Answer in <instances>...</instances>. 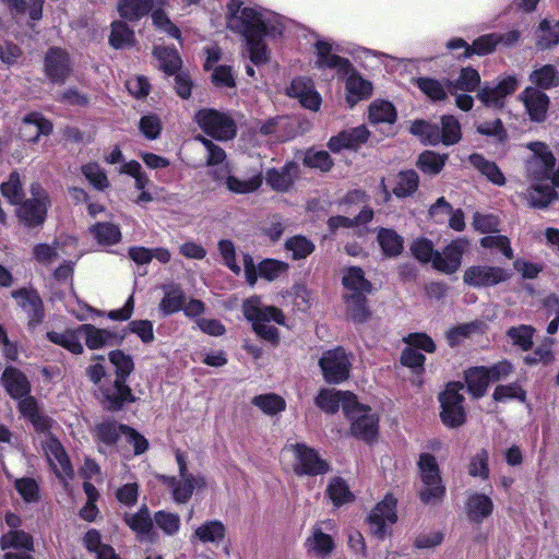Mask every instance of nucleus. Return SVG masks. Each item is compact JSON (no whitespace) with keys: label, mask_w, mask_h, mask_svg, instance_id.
Listing matches in <instances>:
<instances>
[{"label":"nucleus","mask_w":559,"mask_h":559,"mask_svg":"<svg viewBox=\"0 0 559 559\" xmlns=\"http://www.w3.org/2000/svg\"><path fill=\"white\" fill-rule=\"evenodd\" d=\"M164 297L159 302V310L164 316L180 311L185 304V293L178 284L163 285Z\"/></svg>","instance_id":"nucleus-40"},{"label":"nucleus","mask_w":559,"mask_h":559,"mask_svg":"<svg viewBox=\"0 0 559 559\" xmlns=\"http://www.w3.org/2000/svg\"><path fill=\"white\" fill-rule=\"evenodd\" d=\"M425 360H426V357L412 347H406L402 352L401 362H402V365H404L413 370V372L415 373V378L412 381L416 385H419L421 383V380L419 379V377L424 371Z\"/></svg>","instance_id":"nucleus-57"},{"label":"nucleus","mask_w":559,"mask_h":559,"mask_svg":"<svg viewBox=\"0 0 559 559\" xmlns=\"http://www.w3.org/2000/svg\"><path fill=\"white\" fill-rule=\"evenodd\" d=\"M286 94L298 99L300 105L311 111H318L322 104V97L316 90L313 82L307 78L294 79L286 88Z\"/></svg>","instance_id":"nucleus-23"},{"label":"nucleus","mask_w":559,"mask_h":559,"mask_svg":"<svg viewBox=\"0 0 559 559\" xmlns=\"http://www.w3.org/2000/svg\"><path fill=\"white\" fill-rule=\"evenodd\" d=\"M496 45V37H477L472 46L467 45L462 37H459L447 44L448 48L451 50H462L461 52L456 53L459 58L469 57L473 53L479 56L487 55L495 49Z\"/></svg>","instance_id":"nucleus-34"},{"label":"nucleus","mask_w":559,"mask_h":559,"mask_svg":"<svg viewBox=\"0 0 559 559\" xmlns=\"http://www.w3.org/2000/svg\"><path fill=\"white\" fill-rule=\"evenodd\" d=\"M103 403L108 409H118L126 402H132L131 390L126 385V380L116 379L114 383L100 388Z\"/></svg>","instance_id":"nucleus-32"},{"label":"nucleus","mask_w":559,"mask_h":559,"mask_svg":"<svg viewBox=\"0 0 559 559\" xmlns=\"http://www.w3.org/2000/svg\"><path fill=\"white\" fill-rule=\"evenodd\" d=\"M243 271L247 283L252 287L258 281V275L269 282L278 278L288 270V264L274 259H265L255 267L250 254H243Z\"/></svg>","instance_id":"nucleus-16"},{"label":"nucleus","mask_w":559,"mask_h":559,"mask_svg":"<svg viewBox=\"0 0 559 559\" xmlns=\"http://www.w3.org/2000/svg\"><path fill=\"white\" fill-rule=\"evenodd\" d=\"M52 124L38 112H31L23 118L21 135L24 140L35 142L40 135H48Z\"/></svg>","instance_id":"nucleus-36"},{"label":"nucleus","mask_w":559,"mask_h":559,"mask_svg":"<svg viewBox=\"0 0 559 559\" xmlns=\"http://www.w3.org/2000/svg\"><path fill=\"white\" fill-rule=\"evenodd\" d=\"M335 48L326 40H318L316 44V66L319 69H334L340 74H347L350 63L347 59L340 57Z\"/></svg>","instance_id":"nucleus-27"},{"label":"nucleus","mask_w":559,"mask_h":559,"mask_svg":"<svg viewBox=\"0 0 559 559\" xmlns=\"http://www.w3.org/2000/svg\"><path fill=\"white\" fill-rule=\"evenodd\" d=\"M444 534L440 530H426L414 538V547L419 550L433 549L442 544Z\"/></svg>","instance_id":"nucleus-62"},{"label":"nucleus","mask_w":559,"mask_h":559,"mask_svg":"<svg viewBox=\"0 0 559 559\" xmlns=\"http://www.w3.org/2000/svg\"><path fill=\"white\" fill-rule=\"evenodd\" d=\"M227 27L239 35H283L297 32V25L272 11L243 7L240 0L227 3Z\"/></svg>","instance_id":"nucleus-1"},{"label":"nucleus","mask_w":559,"mask_h":559,"mask_svg":"<svg viewBox=\"0 0 559 559\" xmlns=\"http://www.w3.org/2000/svg\"><path fill=\"white\" fill-rule=\"evenodd\" d=\"M46 76L56 84H63L72 71L69 53L61 48H50L44 61Z\"/></svg>","instance_id":"nucleus-21"},{"label":"nucleus","mask_w":559,"mask_h":559,"mask_svg":"<svg viewBox=\"0 0 559 559\" xmlns=\"http://www.w3.org/2000/svg\"><path fill=\"white\" fill-rule=\"evenodd\" d=\"M226 535L225 525L217 520L206 521L198 526L192 538L198 539L202 544L218 545Z\"/></svg>","instance_id":"nucleus-41"},{"label":"nucleus","mask_w":559,"mask_h":559,"mask_svg":"<svg viewBox=\"0 0 559 559\" xmlns=\"http://www.w3.org/2000/svg\"><path fill=\"white\" fill-rule=\"evenodd\" d=\"M81 173L87 182L97 191H105L110 187L106 170L96 162H88L82 165Z\"/></svg>","instance_id":"nucleus-48"},{"label":"nucleus","mask_w":559,"mask_h":559,"mask_svg":"<svg viewBox=\"0 0 559 559\" xmlns=\"http://www.w3.org/2000/svg\"><path fill=\"white\" fill-rule=\"evenodd\" d=\"M243 314L252 323L253 331L262 338L276 344L278 331L272 324H285L283 312L273 306H264L258 296L250 297L243 302Z\"/></svg>","instance_id":"nucleus-3"},{"label":"nucleus","mask_w":559,"mask_h":559,"mask_svg":"<svg viewBox=\"0 0 559 559\" xmlns=\"http://www.w3.org/2000/svg\"><path fill=\"white\" fill-rule=\"evenodd\" d=\"M75 250V239L67 238L64 241L57 240L53 245L38 243L34 247L33 253L38 263L50 265L62 255H72Z\"/></svg>","instance_id":"nucleus-26"},{"label":"nucleus","mask_w":559,"mask_h":559,"mask_svg":"<svg viewBox=\"0 0 559 559\" xmlns=\"http://www.w3.org/2000/svg\"><path fill=\"white\" fill-rule=\"evenodd\" d=\"M29 421L35 430L43 435L41 444L51 469L60 481L67 486L73 477V468L63 447L50 432L52 420L39 412Z\"/></svg>","instance_id":"nucleus-2"},{"label":"nucleus","mask_w":559,"mask_h":559,"mask_svg":"<svg viewBox=\"0 0 559 559\" xmlns=\"http://www.w3.org/2000/svg\"><path fill=\"white\" fill-rule=\"evenodd\" d=\"M347 316L354 322L362 323L369 317V311L366 307V297L360 294H352L346 297Z\"/></svg>","instance_id":"nucleus-55"},{"label":"nucleus","mask_w":559,"mask_h":559,"mask_svg":"<svg viewBox=\"0 0 559 559\" xmlns=\"http://www.w3.org/2000/svg\"><path fill=\"white\" fill-rule=\"evenodd\" d=\"M284 451L293 454L295 459L294 471L297 475L317 476L329 471L328 463L305 443H288Z\"/></svg>","instance_id":"nucleus-9"},{"label":"nucleus","mask_w":559,"mask_h":559,"mask_svg":"<svg viewBox=\"0 0 559 559\" xmlns=\"http://www.w3.org/2000/svg\"><path fill=\"white\" fill-rule=\"evenodd\" d=\"M154 56L160 69L168 74L176 72L181 66V59L175 48L156 46L154 48Z\"/></svg>","instance_id":"nucleus-54"},{"label":"nucleus","mask_w":559,"mask_h":559,"mask_svg":"<svg viewBox=\"0 0 559 559\" xmlns=\"http://www.w3.org/2000/svg\"><path fill=\"white\" fill-rule=\"evenodd\" d=\"M252 404L266 415H276L286 406L285 400L274 393L258 395L252 400Z\"/></svg>","instance_id":"nucleus-58"},{"label":"nucleus","mask_w":559,"mask_h":559,"mask_svg":"<svg viewBox=\"0 0 559 559\" xmlns=\"http://www.w3.org/2000/svg\"><path fill=\"white\" fill-rule=\"evenodd\" d=\"M243 56L248 57L255 66L267 62L270 52L263 37H245Z\"/></svg>","instance_id":"nucleus-49"},{"label":"nucleus","mask_w":559,"mask_h":559,"mask_svg":"<svg viewBox=\"0 0 559 559\" xmlns=\"http://www.w3.org/2000/svg\"><path fill=\"white\" fill-rule=\"evenodd\" d=\"M96 437L106 445L114 444L118 437L121 435L126 441L133 447L135 455L144 453L148 448V441L134 429L126 426L118 425L115 421H104L95 428Z\"/></svg>","instance_id":"nucleus-8"},{"label":"nucleus","mask_w":559,"mask_h":559,"mask_svg":"<svg viewBox=\"0 0 559 559\" xmlns=\"http://www.w3.org/2000/svg\"><path fill=\"white\" fill-rule=\"evenodd\" d=\"M356 396L348 391H337L334 389H322L316 397V405L323 412L334 414L340 406L345 416H350L353 406L356 405Z\"/></svg>","instance_id":"nucleus-20"},{"label":"nucleus","mask_w":559,"mask_h":559,"mask_svg":"<svg viewBox=\"0 0 559 559\" xmlns=\"http://www.w3.org/2000/svg\"><path fill=\"white\" fill-rule=\"evenodd\" d=\"M480 84V75L477 70L466 67L460 71L456 80H449L447 88L455 97V105L464 111L473 108L474 99L467 93L474 92Z\"/></svg>","instance_id":"nucleus-11"},{"label":"nucleus","mask_w":559,"mask_h":559,"mask_svg":"<svg viewBox=\"0 0 559 559\" xmlns=\"http://www.w3.org/2000/svg\"><path fill=\"white\" fill-rule=\"evenodd\" d=\"M465 381L468 388L469 393L474 397L483 396L490 381V373L487 371L485 367H476L472 368L465 373Z\"/></svg>","instance_id":"nucleus-43"},{"label":"nucleus","mask_w":559,"mask_h":559,"mask_svg":"<svg viewBox=\"0 0 559 559\" xmlns=\"http://www.w3.org/2000/svg\"><path fill=\"white\" fill-rule=\"evenodd\" d=\"M32 198L22 203L16 213L21 222L27 226H37L44 223L49 199L47 192L38 185L32 186Z\"/></svg>","instance_id":"nucleus-13"},{"label":"nucleus","mask_w":559,"mask_h":559,"mask_svg":"<svg viewBox=\"0 0 559 559\" xmlns=\"http://www.w3.org/2000/svg\"><path fill=\"white\" fill-rule=\"evenodd\" d=\"M467 247L468 241L465 238L453 240L442 252L437 251L433 259V267L444 274L455 273L462 264V257Z\"/></svg>","instance_id":"nucleus-22"},{"label":"nucleus","mask_w":559,"mask_h":559,"mask_svg":"<svg viewBox=\"0 0 559 559\" xmlns=\"http://www.w3.org/2000/svg\"><path fill=\"white\" fill-rule=\"evenodd\" d=\"M195 121L206 134L217 140H229L236 135L234 120L217 110L201 109L195 114Z\"/></svg>","instance_id":"nucleus-12"},{"label":"nucleus","mask_w":559,"mask_h":559,"mask_svg":"<svg viewBox=\"0 0 559 559\" xmlns=\"http://www.w3.org/2000/svg\"><path fill=\"white\" fill-rule=\"evenodd\" d=\"M217 180H224L227 189L233 193L247 194L257 191L262 185V176L260 173L253 174L246 178L233 175H216Z\"/></svg>","instance_id":"nucleus-38"},{"label":"nucleus","mask_w":559,"mask_h":559,"mask_svg":"<svg viewBox=\"0 0 559 559\" xmlns=\"http://www.w3.org/2000/svg\"><path fill=\"white\" fill-rule=\"evenodd\" d=\"M2 382L7 392L13 399H21L29 391L26 378L14 368H7L2 376Z\"/></svg>","instance_id":"nucleus-42"},{"label":"nucleus","mask_w":559,"mask_h":559,"mask_svg":"<svg viewBox=\"0 0 559 559\" xmlns=\"http://www.w3.org/2000/svg\"><path fill=\"white\" fill-rule=\"evenodd\" d=\"M176 462L179 477L170 478L169 486L173 489L174 500L178 503H186L191 498L194 490L203 489L206 483L202 475H194L188 471V460L185 453L176 451Z\"/></svg>","instance_id":"nucleus-6"},{"label":"nucleus","mask_w":559,"mask_h":559,"mask_svg":"<svg viewBox=\"0 0 559 559\" xmlns=\"http://www.w3.org/2000/svg\"><path fill=\"white\" fill-rule=\"evenodd\" d=\"M346 75V103L352 108L360 100L370 96L372 92V85L369 81L362 79L352 68Z\"/></svg>","instance_id":"nucleus-35"},{"label":"nucleus","mask_w":559,"mask_h":559,"mask_svg":"<svg viewBox=\"0 0 559 559\" xmlns=\"http://www.w3.org/2000/svg\"><path fill=\"white\" fill-rule=\"evenodd\" d=\"M82 338L90 349H100L106 346H112L117 336L109 330L98 329L92 324H81Z\"/></svg>","instance_id":"nucleus-39"},{"label":"nucleus","mask_w":559,"mask_h":559,"mask_svg":"<svg viewBox=\"0 0 559 559\" xmlns=\"http://www.w3.org/2000/svg\"><path fill=\"white\" fill-rule=\"evenodd\" d=\"M326 493L336 507L347 503L353 499V493L350 492L347 484L340 477L331 479Z\"/></svg>","instance_id":"nucleus-59"},{"label":"nucleus","mask_w":559,"mask_h":559,"mask_svg":"<svg viewBox=\"0 0 559 559\" xmlns=\"http://www.w3.org/2000/svg\"><path fill=\"white\" fill-rule=\"evenodd\" d=\"M417 464L423 483L419 492L420 500L426 504H436L442 499L445 492L437 460L433 455L424 453L420 454Z\"/></svg>","instance_id":"nucleus-5"},{"label":"nucleus","mask_w":559,"mask_h":559,"mask_svg":"<svg viewBox=\"0 0 559 559\" xmlns=\"http://www.w3.org/2000/svg\"><path fill=\"white\" fill-rule=\"evenodd\" d=\"M378 242L388 257L399 255L403 250V238L393 229L381 228L378 233Z\"/></svg>","instance_id":"nucleus-52"},{"label":"nucleus","mask_w":559,"mask_h":559,"mask_svg":"<svg viewBox=\"0 0 559 559\" xmlns=\"http://www.w3.org/2000/svg\"><path fill=\"white\" fill-rule=\"evenodd\" d=\"M411 132L420 138V140L430 145H437L442 142L445 145H452L461 139V126L454 116H443L441 119V129L437 124H431L424 120L414 121L411 126Z\"/></svg>","instance_id":"nucleus-4"},{"label":"nucleus","mask_w":559,"mask_h":559,"mask_svg":"<svg viewBox=\"0 0 559 559\" xmlns=\"http://www.w3.org/2000/svg\"><path fill=\"white\" fill-rule=\"evenodd\" d=\"M555 197L554 185L549 181H535L527 190L526 199L533 207H546Z\"/></svg>","instance_id":"nucleus-46"},{"label":"nucleus","mask_w":559,"mask_h":559,"mask_svg":"<svg viewBox=\"0 0 559 559\" xmlns=\"http://www.w3.org/2000/svg\"><path fill=\"white\" fill-rule=\"evenodd\" d=\"M520 99L523 102L525 109L533 121L539 122L546 118L549 98L545 93L534 87H526L521 93Z\"/></svg>","instance_id":"nucleus-29"},{"label":"nucleus","mask_w":559,"mask_h":559,"mask_svg":"<svg viewBox=\"0 0 559 559\" xmlns=\"http://www.w3.org/2000/svg\"><path fill=\"white\" fill-rule=\"evenodd\" d=\"M1 548L7 551L4 559H32L33 538L23 531H10L1 537Z\"/></svg>","instance_id":"nucleus-24"},{"label":"nucleus","mask_w":559,"mask_h":559,"mask_svg":"<svg viewBox=\"0 0 559 559\" xmlns=\"http://www.w3.org/2000/svg\"><path fill=\"white\" fill-rule=\"evenodd\" d=\"M298 176V165L296 163H286L282 168H272L265 173L266 183L277 192L288 191Z\"/></svg>","instance_id":"nucleus-30"},{"label":"nucleus","mask_w":559,"mask_h":559,"mask_svg":"<svg viewBox=\"0 0 559 559\" xmlns=\"http://www.w3.org/2000/svg\"><path fill=\"white\" fill-rule=\"evenodd\" d=\"M126 522L141 539L150 535L153 526L148 509L145 506H143L136 513L126 514Z\"/></svg>","instance_id":"nucleus-51"},{"label":"nucleus","mask_w":559,"mask_h":559,"mask_svg":"<svg viewBox=\"0 0 559 559\" xmlns=\"http://www.w3.org/2000/svg\"><path fill=\"white\" fill-rule=\"evenodd\" d=\"M447 155H440L431 151L420 154L417 165L424 171L436 175L441 171L444 166Z\"/></svg>","instance_id":"nucleus-63"},{"label":"nucleus","mask_w":559,"mask_h":559,"mask_svg":"<svg viewBox=\"0 0 559 559\" xmlns=\"http://www.w3.org/2000/svg\"><path fill=\"white\" fill-rule=\"evenodd\" d=\"M324 380L329 383H341L349 376L350 361L343 348L325 352L319 360Z\"/></svg>","instance_id":"nucleus-15"},{"label":"nucleus","mask_w":559,"mask_h":559,"mask_svg":"<svg viewBox=\"0 0 559 559\" xmlns=\"http://www.w3.org/2000/svg\"><path fill=\"white\" fill-rule=\"evenodd\" d=\"M418 176L414 170L401 171L397 175L393 193L397 198H406L413 194L418 188Z\"/></svg>","instance_id":"nucleus-56"},{"label":"nucleus","mask_w":559,"mask_h":559,"mask_svg":"<svg viewBox=\"0 0 559 559\" xmlns=\"http://www.w3.org/2000/svg\"><path fill=\"white\" fill-rule=\"evenodd\" d=\"M12 297L28 316V324L37 325L44 318L43 302L37 293L27 289L12 292Z\"/></svg>","instance_id":"nucleus-31"},{"label":"nucleus","mask_w":559,"mask_h":559,"mask_svg":"<svg viewBox=\"0 0 559 559\" xmlns=\"http://www.w3.org/2000/svg\"><path fill=\"white\" fill-rule=\"evenodd\" d=\"M510 277L511 272L501 266L472 265L465 270L463 282L468 286L483 288L507 282Z\"/></svg>","instance_id":"nucleus-14"},{"label":"nucleus","mask_w":559,"mask_h":559,"mask_svg":"<svg viewBox=\"0 0 559 559\" xmlns=\"http://www.w3.org/2000/svg\"><path fill=\"white\" fill-rule=\"evenodd\" d=\"M515 76L509 75L498 83H486L478 92L477 98L487 107L502 108L504 99L518 88Z\"/></svg>","instance_id":"nucleus-19"},{"label":"nucleus","mask_w":559,"mask_h":559,"mask_svg":"<svg viewBox=\"0 0 559 559\" xmlns=\"http://www.w3.org/2000/svg\"><path fill=\"white\" fill-rule=\"evenodd\" d=\"M464 386L460 382H451L440 394L441 419L447 427H460L465 421V408L463 405L464 396L462 394Z\"/></svg>","instance_id":"nucleus-7"},{"label":"nucleus","mask_w":559,"mask_h":559,"mask_svg":"<svg viewBox=\"0 0 559 559\" xmlns=\"http://www.w3.org/2000/svg\"><path fill=\"white\" fill-rule=\"evenodd\" d=\"M527 147L534 153L527 166L533 180L552 183L556 159L548 146L540 142H533Z\"/></svg>","instance_id":"nucleus-17"},{"label":"nucleus","mask_w":559,"mask_h":559,"mask_svg":"<svg viewBox=\"0 0 559 559\" xmlns=\"http://www.w3.org/2000/svg\"><path fill=\"white\" fill-rule=\"evenodd\" d=\"M530 79L542 88H550L559 84L558 73L552 66H544L535 70Z\"/></svg>","instance_id":"nucleus-64"},{"label":"nucleus","mask_w":559,"mask_h":559,"mask_svg":"<svg viewBox=\"0 0 559 559\" xmlns=\"http://www.w3.org/2000/svg\"><path fill=\"white\" fill-rule=\"evenodd\" d=\"M369 131L365 126H359L350 130L341 132L338 135L330 139L328 146L334 152H341L344 148H356L368 140Z\"/></svg>","instance_id":"nucleus-33"},{"label":"nucleus","mask_w":559,"mask_h":559,"mask_svg":"<svg viewBox=\"0 0 559 559\" xmlns=\"http://www.w3.org/2000/svg\"><path fill=\"white\" fill-rule=\"evenodd\" d=\"M153 7V0H119L118 12L129 21H138L148 13Z\"/></svg>","instance_id":"nucleus-47"},{"label":"nucleus","mask_w":559,"mask_h":559,"mask_svg":"<svg viewBox=\"0 0 559 559\" xmlns=\"http://www.w3.org/2000/svg\"><path fill=\"white\" fill-rule=\"evenodd\" d=\"M84 545L96 554V559H119L114 549L102 543L100 534L96 530H90L84 536Z\"/></svg>","instance_id":"nucleus-53"},{"label":"nucleus","mask_w":559,"mask_h":559,"mask_svg":"<svg viewBox=\"0 0 559 559\" xmlns=\"http://www.w3.org/2000/svg\"><path fill=\"white\" fill-rule=\"evenodd\" d=\"M369 120L373 124H392L396 120V110L390 102L374 100L369 106Z\"/></svg>","instance_id":"nucleus-50"},{"label":"nucleus","mask_w":559,"mask_h":559,"mask_svg":"<svg viewBox=\"0 0 559 559\" xmlns=\"http://www.w3.org/2000/svg\"><path fill=\"white\" fill-rule=\"evenodd\" d=\"M352 420V433L365 441H372L378 435V417L370 407L360 404L356 401L353 406L350 416H346Z\"/></svg>","instance_id":"nucleus-18"},{"label":"nucleus","mask_w":559,"mask_h":559,"mask_svg":"<svg viewBox=\"0 0 559 559\" xmlns=\"http://www.w3.org/2000/svg\"><path fill=\"white\" fill-rule=\"evenodd\" d=\"M396 502L392 495H386L369 513V532L377 538L384 539L391 534V527L397 521Z\"/></svg>","instance_id":"nucleus-10"},{"label":"nucleus","mask_w":559,"mask_h":559,"mask_svg":"<svg viewBox=\"0 0 559 559\" xmlns=\"http://www.w3.org/2000/svg\"><path fill=\"white\" fill-rule=\"evenodd\" d=\"M471 164L480 171L491 183L496 186H504L506 177L496 165V163L487 160L480 154H472L469 156Z\"/></svg>","instance_id":"nucleus-45"},{"label":"nucleus","mask_w":559,"mask_h":559,"mask_svg":"<svg viewBox=\"0 0 559 559\" xmlns=\"http://www.w3.org/2000/svg\"><path fill=\"white\" fill-rule=\"evenodd\" d=\"M323 524H325L328 528L332 527L331 522L318 523L313 525L310 535L305 542V547L308 555L319 559L328 558L334 549L333 538L331 535L323 532Z\"/></svg>","instance_id":"nucleus-25"},{"label":"nucleus","mask_w":559,"mask_h":559,"mask_svg":"<svg viewBox=\"0 0 559 559\" xmlns=\"http://www.w3.org/2000/svg\"><path fill=\"white\" fill-rule=\"evenodd\" d=\"M94 238L103 245L117 243L121 238L120 229L117 225L111 223H99L91 229Z\"/></svg>","instance_id":"nucleus-61"},{"label":"nucleus","mask_w":559,"mask_h":559,"mask_svg":"<svg viewBox=\"0 0 559 559\" xmlns=\"http://www.w3.org/2000/svg\"><path fill=\"white\" fill-rule=\"evenodd\" d=\"M492 499L481 492H472L465 502L467 520L473 524H481L493 512Z\"/></svg>","instance_id":"nucleus-28"},{"label":"nucleus","mask_w":559,"mask_h":559,"mask_svg":"<svg viewBox=\"0 0 559 559\" xmlns=\"http://www.w3.org/2000/svg\"><path fill=\"white\" fill-rule=\"evenodd\" d=\"M119 174L128 175L134 179L135 189L142 191L151 183L146 173L143 171L139 162L132 159L120 165Z\"/></svg>","instance_id":"nucleus-60"},{"label":"nucleus","mask_w":559,"mask_h":559,"mask_svg":"<svg viewBox=\"0 0 559 559\" xmlns=\"http://www.w3.org/2000/svg\"><path fill=\"white\" fill-rule=\"evenodd\" d=\"M47 338L59 345L72 354L80 355L83 353L81 325L64 331H51L47 333Z\"/></svg>","instance_id":"nucleus-37"},{"label":"nucleus","mask_w":559,"mask_h":559,"mask_svg":"<svg viewBox=\"0 0 559 559\" xmlns=\"http://www.w3.org/2000/svg\"><path fill=\"white\" fill-rule=\"evenodd\" d=\"M343 285L353 294L365 295L371 292V284L366 280L360 267L350 266L343 270Z\"/></svg>","instance_id":"nucleus-44"}]
</instances>
